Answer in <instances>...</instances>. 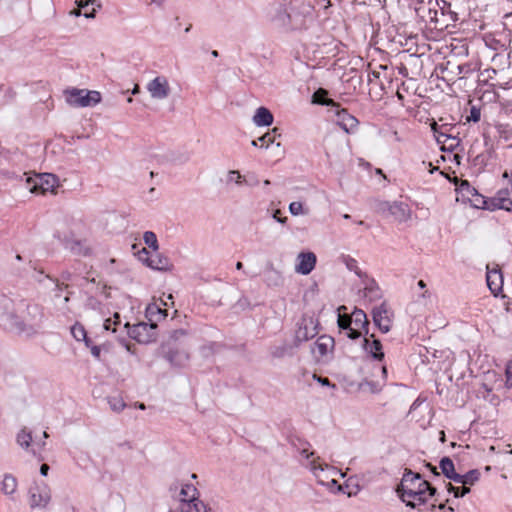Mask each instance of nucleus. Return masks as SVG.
I'll use <instances>...</instances> for the list:
<instances>
[{"mask_svg":"<svg viewBox=\"0 0 512 512\" xmlns=\"http://www.w3.org/2000/svg\"><path fill=\"white\" fill-rule=\"evenodd\" d=\"M43 308L26 299H18L17 312L11 332L31 336L36 334L43 322Z\"/></svg>","mask_w":512,"mask_h":512,"instance_id":"1","label":"nucleus"},{"mask_svg":"<svg viewBox=\"0 0 512 512\" xmlns=\"http://www.w3.org/2000/svg\"><path fill=\"white\" fill-rule=\"evenodd\" d=\"M291 29H300L305 25V19L313 12V5L310 1L291 0L287 5Z\"/></svg>","mask_w":512,"mask_h":512,"instance_id":"2","label":"nucleus"},{"mask_svg":"<svg viewBox=\"0 0 512 512\" xmlns=\"http://www.w3.org/2000/svg\"><path fill=\"white\" fill-rule=\"evenodd\" d=\"M25 182L26 188L34 194L54 192L55 188L58 186V179L55 175L50 173L27 176Z\"/></svg>","mask_w":512,"mask_h":512,"instance_id":"3","label":"nucleus"},{"mask_svg":"<svg viewBox=\"0 0 512 512\" xmlns=\"http://www.w3.org/2000/svg\"><path fill=\"white\" fill-rule=\"evenodd\" d=\"M66 100L74 107H93L100 103L101 94L98 91L73 88L66 91Z\"/></svg>","mask_w":512,"mask_h":512,"instance_id":"4","label":"nucleus"},{"mask_svg":"<svg viewBox=\"0 0 512 512\" xmlns=\"http://www.w3.org/2000/svg\"><path fill=\"white\" fill-rule=\"evenodd\" d=\"M17 299L0 292V326L7 331L12 330L17 312Z\"/></svg>","mask_w":512,"mask_h":512,"instance_id":"5","label":"nucleus"},{"mask_svg":"<svg viewBox=\"0 0 512 512\" xmlns=\"http://www.w3.org/2000/svg\"><path fill=\"white\" fill-rule=\"evenodd\" d=\"M186 336V331L184 329L173 330L169 334V338L163 344V349L165 352V358L173 365L180 366L183 361L188 359L187 353H179L174 350L175 343L181 338Z\"/></svg>","mask_w":512,"mask_h":512,"instance_id":"6","label":"nucleus"},{"mask_svg":"<svg viewBox=\"0 0 512 512\" xmlns=\"http://www.w3.org/2000/svg\"><path fill=\"white\" fill-rule=\"evenodd\" d=\"M124 327L127 329L129 337L136 340L138 343L147 344L153 342L156 339V328L155 323L147 324L140 322L134 325H130L128 322L125 323Z\"/></svg>","mask_w":512,"mask_h":512,"instance_id":"7","label":"nucleus"},{"mask_svg":"<svg viewBox=\"0 0 512 512\" xmlns=\"http://www.w3.org/2000/svg\"><path fill=\"white\" fill-rule=\"evenodd\" d=\"M29 505L32 509H44L51 501V490L44 482H34L29 488Z\"/></svg>","mask_w":512,"mask_h":512,"instance_id":"8","label":"nucleus"},{"mask_svg":"<svg viewBox=\"0 0 512 512\" xmlns=\"http://www.w3.org/2000/svg\"><path fill=\"white\" fill-rule=\"evenodd\" d=\"M421 480L419 473H414L410 469H405L400 484L396 488V492L402 501H406L407 498L415 497L421 494V490L418 492L417 481Z\"/></svg>","mask_w":512,"mask_h":512,"instance_id":"9","label":"nucleus"},{"mask_svg":"<svg viewBox=\"0 0 512 512\" xmlns=\"http://www.w3.org/2000/svg\"><path fill=\"white\" fill-rule=\"evenodd\" d=\"M318 334L317 323L312 317L302 318L298 322V328L295 331L294 347H299L302 342L314 338Z\"/></svg>","mask_w":512,"mask_h":512,"instance_id":"10","label":"nucleus"},{"mask_svg":"<svg viewBox=\"0 0 512 512\" xmlns=\"http://www.w3.org/2000/svg\"><path fill=\"white\" fill-rule=\"evenodd\" d=\"M393 316V312L385 302L372 310L373 322L382 333H388L391 330Z\"/></svg>","mask_w":512,"mask_h":512,"instance_id":"11","label":"nucleus"},{"mask_svg":"<svg viewBox=\"0 0 512 512\" xmlns=\"http://www.w3.org/2000/svg\"><path fill=\"white\" fill-rule=\"evenodd\" d=\"M379 209L382 211L388 210L398 222H405L411 218V210L409 206L403 202H394L392 204L389 202H382L380 203Z\"/></svg>","mask_w":512,"mask_h":512,"instance_id":"12","label":"nucleus"},{"mask_svg":"<svg viewBox=\"0 0 512 512\" xmlns=\"http://www.w3.org/2000/svg\"><path fill=\"white\" fill-rule=\"evenodd\" d=\"M434 136L439 144H442L443 151H454L461 143V139L458 136L448 134L446 131H442V128H438L437 124L434 123L432 126Z\"/></svg>","mask_w":512,"mask_h":512,"instance_id":"13","label":"nucleus"},{"mask_svg":"<svg viewBox=\"0 0 512 512\" xmlns=\"http://www.w3.org/2000/svg\"><path fill=\"white\" fill-rule=\"evenodd\" d=\"M335 116L337 117V124L348 134L354 133L359 125V120L348 113L345 108H334Z\"/></svg>","mask_w":512,"mask_h":512,"instance_id":"14","label":"nucleus"},{"mask_svg":"<svg viewBox=\"0 0 512 512\" xmlns=\"http://www.w3.org/2000/svg\"><path fill=\"white\" fill-rule=\"evenodd\" d=\"M147 90L152 98L158 100L165 99L170 94L168 80L163 76H158L151 80L147 85Z\"/></svg>","mask_w":512,"mask_h":512,"instance_id":"15","label":"nucleus"},{"mask_svg":"<svg viewBox=\"0 0 512 512\" xmlns=\"http://www.w3.org/2000/svg\"><path fill=\"white\" fill-rule=\"evenodd\" d=\"M335 341L334 338L329 335H321L317 338L312 348V353L317 360H320L334 350Z\"/></svg>","mask_w":512,"mask_h":512,"instance_id":"16","label":"nucleus"},{"mask_svg":"<svg viewBox=\"0 0 512 512\" xmlns=\"http://www.w3.org/2000/svg\"><path fill=\"white\" fill-rule=\"evenodd\" d=\"M363 348L373 359L377 361L384 359L385 355L382 350V343L374 334L368 333L363 336Z\"/></svg>","mask_w":512,"mask_h":512,"instance_id":"17","label":"nucleus"},{"mask_svg":"<svg viewBox=\"0 0 512 512\" xmlns=\"http://www.w3.org/2000/svg\"><path fill=\"white\" fill-rule=\"evenodd\" d=\"M510 195L511 193L508 189L499 190L494 197L490 198L487 210L493 211L496 209H503L507 211H512V199Z\"/></svg>","mask_w":512,"mask_h":512,"instance_id":"18","label":"nucleus"},{"mask_svg":"<svg viewBox=\"0 0 512 512\" xmlns=\"http://www.w3.org/2000/svg\"><path fill=\"white\" fill-rule=\"evenodd\" d=\"M352 329L359 334V338L369 333V321L366 313L361 309H355L350 315Z\"/></svg>","mask_w":512,"mask_h":512,"instance_id":"19","label":"nucleus"},{"mask_svg":"<svg viewBox=\"0 0 512 512\" xmlns=\"http://www.w3.org/2000/svg\"><path fill=\"white\" fill-rule=\"evenodd\" d=\"M298 263L295 270L302 275H308L316 265V255L313 252H301L297 257Z\"/></svg>","mask_w":512,"mask_h":512,"instance_id":"20","label":"nucleus"},{"mask_svg":"<svg viewBox=\"0 0 512 512\" xmlns=\"http://www.w3.org/2000/svg\"><path fill=\"white\" fill-rule=\"evenodd\" d=\"M486 280L487 285L493 294L497 295L502 291L503 275L497 265L494 268H490V265H487Z\"/></svg>","mask_w":512,"mask_h":512,"instance_id":"21","label":"nucleus"},{"mask_svg":"<svg viewBox=\"0 0 512 512\" xmlns=\"http://www.w3.org/2000/svg\"><path fill=\"white\" fill-rule=\"evenodd\" d=\"M65 247L70 250L71 253L77 256H90L92 254V247L86 239H67L65 241Z\"/></svg>","mask_w":512,"mask_h":512,"instance_id":"22","label":"nucleus"},{"mask_svg":"<svg viewBox=\"0 0 512 512\" xmlns=\"http://www.w3.org/2000/svg\"><path fill=\"white\" fill-rule=\"evenodd\" d=\"M145 264L155 270H168L170 268L169 259L157 251L145 260Z\"/></svg>","mask_w":512,"mask_h":512,"instance_id":"23","label":"nucleus"},{"mask_svg":"<svg viewBox=\"0 0 512 512\" xmlns=\"http://www.w3.org/2000/svg\"><path fill=\"white\" fill-rule=\"evenodd\" d=\"M273 120V114L265 107H259L253 116V122L256 126H270Z\"/></svg>","mask_w":512,"mask_h":512,"instance_id":"24","label":"nucleus"},{"mask_svg":"<svg viewBox=\"0 0 512 512\" xmlns=\"http://www.w3.org/2000/svg\"><path fill=\"white\" fill-rule=\"evenodd\" d=\"M273 20L281 27L291 29V21L287 5H278L273 15Z\"/></svg>","mask_w":512,"mask_h":512,"instance_id":"25","label":"nucleus"},{"mask_svg":"<svg viewBox=\"0 0 512 512\" xmlns=\"http://www.w3.org/2000/svg\"><path fill=\"white\" fill-rule=\"evenodd\" d=\"M198 490L193 484H184L180 491L181 505L186 503H192V501L199 500L197 498Z\"/></svg>","mask_w":512,"mask_h":512,"instance_id":"26","label":"nucleus"},{"mask_svg":"<svg viewBox=\"0 0 512 512\" xmlns=\"http://www.w3.org/2000/svg\"><path fill=\"white\" fill-rule=\"evenodd\" d=\"M337 322H338V327L340 328L341 331L345 332L346 337H348L352 340L359 338V334L352 329V325L350 323V316H348L346 314L339 315Z\"/></svg>","mask_w":512,"mask_h":512,"instance_id":"27","label":"nucleus"},{"mask_svg":"<svg viewBox=\"0 0 512 512\" xmlns=\"http://www.w3.org/2000/svg\"><path fill=\"white\" fill-rule=\"evenodd\" d=\"M282 274L274 268H269L264 274V282L268 287H279L283 284Z\"/></svg>","mask_w":512,"mask_h":512,"instance_id":"28","label":"nucleus"},{"mask_svg":"<svg viewBox=\"0 0 512 512\" xmlns=\"http://www.w3.org/2000/svg\"><path fill=\"white\" fill-rule=\"evenodd\" d=\"M312 99L316 104L330 106L332 109L338 108V103L327 97V91L325 89L320 88L314 92Z\"/></svg>","mask_w":512,"mask_h":512,"instance_id":"29","label":"nucleus"},{"mask_svg":"<svg viewBox=\"0 0 512 512\" xmlns=\"http://www.w3.org/2000/svg\"><path fill=\"white\" fill-rule=\"evenodd\" d=\"M416 13L425 22L434 23V24H436L438 22V19H437L438 11L436 9H432V8L425 9V7L421 6L416 9Z\"/></svg>","mask_w":512,"mask_h":512,"instance_id":"30","label":"nucleus"},{"mask_svg":"<svg viewBox=\"0 0 512 512\" xmlns=\"http://www.w3.org/2000/svg\"><path fill=\"white\" fill-rule=\"evenodd\" d=\"M71 334L75 338V340L84 341L87 347L90 346V339L87 337L86 330L82 324L76 322L71 327Z\"/></svg>","mask_w":512,"mask_h":512,"instance_id":"31","label":"nucleus"},{"mask_svg":"<svg viewBox=\"0 0 512 512\" xmlns=\"http://www.w3.org/2000/svg\"><path fill=\"white\" fill-rule=\"evenodd\" d=\"M17 489V480L12 475H5L1 490L6 495H12Z\"/></svg>","mask_w":512,"mask_h":512,"instance_id":"32","label":"nucleus"},{"mask_svg":"<svg viewBox=\"0 0 512 512\" xmlns=\"http://www.w3.org/2000/svg\"><path fill=\"white\" fill-rule=\"evenodd\" d=\"M419 490H421V494L424 495V496H427V497H433L435 496L436 492H437V489L435 487H433L430 482L426 481V480H420V481H417V489L416 491L418 492Z\"/></svg>","mask_w":512,"mask_h":512,"instance_id":"33","label":"nucleus"},{"mask_svg":"<svg viewBox=\"0 0 512 512\" xmlns=\"http://www.w3.org/2000/svg\"><path fill=\"white\" fill-rule=\"evenodd\" d=\"M182 512H207L205 504L200 501H192V503H186L181 505Z\"/></svg>","mask_w":512,"mask_h":512,"instance_id":"34","label":"nucleus"},{"mask_svg":"<svg viewBox=\"0 0 512 512\" xmlns=\"http://www.w3.org/2000/svg\"><path fill=\"white\" fill-rule=\"evenodd\" d=\"M297 347H294V343L292 345L289 344H283L281 346H277L273 349L272 355L276 358H282L286 355H292L294 349Z\"/></svg>","mask_w":512,"mask_h":512,"instance_id":"35","label":"nucleus"},{"mask_svg":"<svg viewBox=\"0 0 512 512\" xmlns=\"http://www.w3.org/2000/svg\"><path fill=\"white\" fill-rule=\"evenodd\" d=\"M442 474L448 478L450 475L455 472V467L453 461L449 457H443L439 463Z\"/></svg>","mask_w":512,"mask_h":512,"instance_id":"36","label":"nucleus"},{"mask_svg":"<svg viewBox=\"0 0 512 512\" xmlns=\"http://www.w3.org/2000/svg\"><path fill=\"white\" fill-rule=\"evenodd\" d=\"M427 496H424L422 494H419L415 497L407 498L406 501H403L407 507H410L412 509H420V506H423L426 504Z\"/></svg>","mask_w":512,"mask_h":512,"instance_id":"37","label":"nucleus"},{"mask_svg":"<svg viewBox=\"0 0 512 512\" xmlns=\"http://www.w3.org/2000/svg\"><path fill=\"white\" fill-rule=\"evenodd\" d=\"M469 202L476 208L487 209V206H489L488 202H490V198H485L477 191L473 197L469 198Z\"/></svg>","mask_w":512,"mask_h":512,"instance_id":"38","label":"nucleus"},{"mask_svg":"<svg viewBox=\"0 0 512 512\" xmlns=\"http://www.w3.org/2000/svg\"><path fill=\"white\" fill-rule=\"evenodd\" d=\"M146 313L149 316V320L150 321H152L153 318H155L156 316H158L157 319L165 318L167 316V311L166 310H162L156 304L149 305L147 307Z\"/></svg>","mask_w":512,"mask_h":512,"instance_id":"39","label":"nucleus"},{"mask_svg":"<svg viewBox=\"0 0 512 512\" xmlns=\"http://www.w3.org/2000/svg\"><path fill=\"white\" fill-rule=\"evenodd\" d=\"M143 240H144L145 244L149 248H151L154 252L158 251V248H159L158 240H157V236L154 232L146 231L143 235Z\"/></svg>","mask_w":512,"mask_h":512,"instance_id":"40","label":"nucleus"},{"mask_svg":"<svg viewBox=\"0 0 512 512\" xmlns=\"http://www.w3.org/2000/svg\"><path fill=\"white\" fill-rule=\"evenodd\" d=\"M364 296L369 298L370 301L380 298V289L374 281L371 285L365 287Z\"/></svg>","mask_w":512,"mask_h":512,"instance_id":"41","label":"nucleus"},{"mask_svg":"<svg viewBox=\"0 0 512 512\" xmlns=\"http://www.w3.org/2000/svg\"><path fill=\"white\" fill-rule=\"evenodd\" d=\"M108 403L111 410L117 413L121 412L126 407L124 400L118 396L108 397Z\"/></svg>","mask_w":512,"mask_h":512,"instance_id":"42","label":"nucleus"},{"mask_svg":"<svg viewBox=\"0 0 512 512\" xmlns=\"http://www.w3.org/2000/svg\"><path fill=\"white\" fill-rule=\"evenodd\" d=\"M274 137L271 135L270 132H267L265 133L264 135H262L261 137H259L258 139L256 140H253L251 142L252 146L254 147H258V143L260 142L261 145L260 147H265V148H268L270 144H272L274 142Z\"/></svg>","mask_w":512,"mask_h":512,"instance_id":"43","label":"nucleus"},{"mask_svg":"<svg viewBox=\"0 0 512 512\" xmlns=\"http://www.w3.org/2000/svg\"><path fill=\"white\" fill-rule=\"evenodd\" d=\"M447 490L449 493H453L456 498L464 497L471 491L470 488L465 485H462V487H455L451 483L447 484Z\"/></svg>","mask_w":512,"mask_h":512,"instance_id":"44","label":"nucleus"},{"mask_svg":"<svg viewBox=\"0 0 512 512\" xmlns=\"http://www.w3.org/2000/svg\"><path fill=\"white\" fill-rule=\"evenodd\" d=\"M32 441V436L29 432H26V430H21V432L17 435V443L23 447L28 448L30 446V442Z\"/></svg>","mask_w":512,"mask_h":512,"instance_id":"45","label":"nucleus"},{"mask_svg":"<svg viewBox=\"0 0 512 512\" xmlns=\"http://www.w3.org/2000/svg\"><path fill=\"white\" fill-rule=\"evenodd\" d=\"M460 192L463 196H466L469 200L470 197H473L476 194L477 190L472 187L467 180H463L459 187Z\"/></svg>","mask_w":512,"mask_h":512,"instance_id":"46","label":"nucleus"},{"mask_svg":"<svg viewBox=\"0 0 512 512\" xmlns=\"http://www.w3.org/2000/svg\"><path fill=\"white\" fill-rule=\"evenodd\" d=\"M480 478V472L477 469H472L464 474V485H473Z\"/></svg>","mask_w":512,"mask_h":512,"instance_id":"47","label":"nucleus"},{"mask_svg":"<svg viewBox=\"0 0 512 512\" xmlns=\"http://www.w3.org/2000/svg\"><path fill=\"white\" fill-rule=\"evenodd\" d=\"M303 447L298 446L296 442H293V446L298 449L300 454L304 456L305 458L309 459L311 456L314 455V452H308V448L305 446H309V443L305 442L303 443L300 439L297 440Z\"/></svg>","mask_w":512,"mask_h":512,"instance_id":"48","label":"nucleus"},{"mask_svg":"<svg viewBox=\"0 0 512 512\" xmlns=\"http://www.w3.org/2000/svg\"><path fill=\"white\" fill-rule=\"evenodd\" d=\"M88 348H90L91 354L97 360H101V352H102V350L108 351V349H107V347L105 345H102V346L93 345L91 341H90V346Z\"/></svg>","mask_w":512,"mask_h":512,"instance_id":"49","label":"nucleus"},{"mask_svg":"<svg viewBox=\"0 0 512 512\" xmlns=\"http://www.w3.org/2000/svg\"><path fill=\"white\" fill-rule=\"evenodd\" d=\"M243 176L240 174L237 170H230L227 174V181L232 182L234 181L236 184L242 183Z\"/></svg>","mask_w":512,"mask_h":512,"instance_id":"50","label":"nucleus"},{"mask_svg":"<svg viewBox=\"0 0 512 512\" xmlns=\"http://www.w3.org/2000/svg\"><path fill=\"white\" fill-rule=\"evenodd\" d=\"M289 211L292 215L298 216L303 213V205L301 202H292L289 205Z\"/></svg>","mask_w":512,"mask_h":512,"instance_id":"51","label":"nucleus"},{"mask_svg":"<svg viewBox=\"0 0 512 512\" xmlns=\"http://www.w3.org/2000/svg\"><path fill=\"white\" fill-rule=\"evenodd\" d=\"M481 117L480 109L473 106L470 110V115L467 117V121L478 122Z\"/></svg>","mask_w":512,"mask_h":512,"instance_id":"52","label":"nucleus"},{"mask_svg":"<svg viewBox=\"0 0 512 512\" xmlns=\"http://www.w3.org/2000/svg\"><path fill=\"white\" fill-rule=\"evenodd\" d=\"M458 74L467 75L474 71V67L471 64H461L457 66Z\"/></svg>","mask_w":512,"mask_h":512,"instance_id":"53","label":"nucleus"},{"mask_svg":"<svg viewBox=\"0 0 512 512\" xmlns=\"http://www.w3.org/2000/svg\"><path fill=\"white\" fill-rule=\"evenodd\" d=\"M309 468L316 477H318V471L324 470V467L321 464H317L316 459L310 461Z\"/></svg>","mask_w":512,"mask_h":512,"instance_id":"54","label":"nucleus"},{"mask_svg":"<svg viewBox=\"0 0 512 512\" xmlns=\"http://www.w3.org/2000/svg\"><path fill=\"white\" fill-rule=\"evenodd\" d=\"M506 385L512 388V361L506 367Z\"/></svg>","mask_w":512,"mask_h":512,"instance_id":"55","label":"nucleus"},{"mask_svg":"<svg viewBox=\"0 0 512 512\" xmlns=\"http://www.w3.org/2000/svg\"><path fill=\"white\" fill-rule=\"evenodd\" d=\"M448 479H450V480L454 481L455 483H459V484L464 485V474H463V475H461V474H459V473L453 472V474H452V475H450V476L448 477Z\"/></svg>","mask_w":512,"mask_h":512,"instance_id":"56","label":"nucleus"},{"mask_svg":"<svg viewBox=\"0 0 512 512\" xmlns=\"http://www.w3.org/2000/svg\"><path fill=\"white\" fill-rule=\"evenodd\" d=\"M280 214H281V211L280 210H276L274 213H273V218L281 223V224H284L287 222V217H280Z\"/></svg>","mask_w":512,"mask_h":512,"instance_id":"57","label":"nucleus"},{"mask_svg":"<svg viewBox=\"0 0 512 512\" xmlns=\"http://www.w3.org/2000/svg\"><path fill=\"white\" fill-rule=\"evenodd\" d=\"M317 381L323 386H331L333 388L336 387V385L332 384L327 377H317Z\"/></svg>","mask_w":512,"mask_h":512,"instance_id":"58","label":"nucleus"},{"mask_svg":"<svg viewBox=\"0 0 512 512\" xmlns=\"http://www.w3.org/2000/svg\"><path fill=\"white\" fill-rule=\"evenodd\" d=\"M138 257H139V260H141L142 262L145 263V260L150 257L149 256V251L146 249V248H142V250H140L138 252Z\"/></svg>","mask_w":512,"mask_h":512,"instance_id":"59","label":"nucleus"},{"mask_svg":"<svg viewBox=\"0 0 512 512\" xmlns=\"http://www.w3.org/2000/svg\"><path fill=\"white\" fill-rule=\"evenodd\" d=\"M244 182L250 186H256L258 185L259 180L257 179V177L252 176L249 179H244Z\"/></svg>","mask_w":512,"mask_h":512,"instance_id":"60","label":"nucleus"},{"mask_svg":"<svg viewBox=\"0 0 512 512\" xmlns=\"http://www.w3.org/2000/svg\"><path fill=\"white\" fill-rule=\"evenodd\" d=\"M425 466L433 473L435 476H439L440 473L437 471V467L433 466L431 463H426Z\"/></svg>","mask_w":512,"mask_h":512,"instance_id":"61","label":"nucleus"},{"mask_svg":"<svg viewBox=\"0 0 512 512\" xmlns=\"http://www.w3.org/2000/svg\"><path fill=\"white\" fill-rule=\"evenodd\" d=\"M92 2H94V0H85V1H83V0H77V1H76V4H77V6H78L79 8H83V7L87 6L89 3H92Z\"/></svg>","mask_w":512,"mask_h":512,"instance_id":"62","label":"nucleus"},{"mask_svg":"<svg viewBox=\"0 0 512 512\" xmlns=\"http://www.w3.org/2000/svg\"><path fill=\"white\" fill-rule=\"evenodd\" d=\"M48 471H49V466L47 464H42L40 467V474L42 476H47Z\"/></svg>","mask_w":512,"mask_h":512,"instance_id":"63","label":"nucleus"},{"mask_svg":"<svg viewBox=\"0 0 512 512\" xmlns=\"http://www.w3.org/2000/svg\"><path fill=\"white\" fill-rule=\"evenodd\" d=\"M112 324H113L112 319H110V318L106 319V320L104 321V324H103L104 329H105V330H110V329H111Z\"/></svg>","mask_w":512,"mask_h":512,"instance_id":"64","label":"nucleus"}]
</instances>
